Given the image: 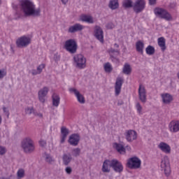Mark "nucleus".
Masks as SVG:
<instances>
[{
    "label": "nucleus",
    "mask_w": 179,
    "mask_h": 179,
    "mask_svg": "<svg viewBox=\"0 0 179 179\" xmlns=\"http://www.w3.org/2000/svg\"><path fill=\"white\" fill-rule=\"evenodd\" d=\"M20 5L24 16H33L34 17L41 16V8H36L34 3L30 0H22Z\"/></svg>",
    "instance_id": "1"
},
{
    "label": "nucleus",
    "mask_w": 179,
    "mask_h": 179,
    "mask_svg": "<svg viewBox=\"0 0 179 179\" xmlns=\"http://www.w3.org/2000/svg\"><path fill=\"white\" fill-rule=\"evenodd\" d=\"M22 148L24 153H33L36 149L34 141H33L30 138H26L22 142Z\"/></svg>",
    "instance_id": "2"
},
{
    "label": "nucleus",
    "mask_w": 179,
    "mask_h": 179,
    "mask_svg": "<svg viewBox=\"0 0 179 179\" xmlns=\"http://www.w3.org/2000/svg\"><path fill=\"white\" fill-rule=\"evenodd\" d=\"M64 48L70 54H76L78 51V43L73 38L65 41Z\"/></svg>",
    "instance_id": "3"
},
{
    "label": "nucleus",
    "mask_w": 179,
    "mask_h": 179,
    "mask_svg": "<svg viewBox=\"0 0 179 179\" xmlns=\"http://www.w3.org/2000/svg\"><path fill=\"white\" fill-rule=\"evenodd\" d=\"M154 13L156 15V16H158V17L164 19L168 22H171V20H173V16H171V14L164 8H156L154 10Z\"/></svg>",
    "instance_id": "4"
},
{
    "label": "nucleus",
    "mask_w": 179,
    "mask_h": 179,
    "mask_svg": "<svg viewBox=\"0 0 179 179\" xmlns=\"http://www.w3.org/2000/svg\"><path fill=\"white\" fill-rule=\"evenodd\" d=\"M161 169L164 171L166 177H169L171 174V168L170 167V159L169 157L164 156L161 162Z\"/></svg>",
    "instance_id": "5"
},
{
    "label": "nucleus",
    "mask_w": 179,
    "mask_h": 179,
    "mask_svg": "<svg viewBox=\"0 0 179 179\" xmlns=\"http://www.w3.org/2000/svg\"><path fill=\"white\" fill-rule=\"evenodd\" d=\"M74 64L76 68L78 69H83L86 68V58L82 54L76 55L73 57Z\"/></svg>",
    "instance_id": "6"
},
{
    "label": "nucleus",
    "mask_w": 179,
    "mask_h": 179,
    "mask_svg": "<svg viewBox=\"0 0 179 179\" xmlns=\"http://www.w3.org/2000/svg\"><path fill=\"white\" fill-rule=\"evenodd\" d=\"M146 7V1L145 0H136L133 4V10L135 13H141Z\"/></svg>",
    "instance_id": "7"
},
{
    "label": "nucleus",
    "mask_w": 179,
    "mask_h": 179,
    "mask_svg": "<svg viewBox=\"0 0 179 179\" xmlns=\"http://www.w3.org/2000/svg\"><path fill=\"white\" fill-rule=\"evenodd\" d=\"M141 162L137 157L129 158L127 161V166L129 169H141Z\"/></svg>",
    "instance_id": "8"
},
{
    "label": "nucleus",
    "mask_w": 179,
    "mask_h": 179,
    "mask_svg": "<svg viewBox=\"0 0 179 179\" xmlns=\"http://www.w3.org/2000/svg\"><path fill=\"white\" fill-rule=\"evenodd\" d=\"M30 43H31V39L24 36L19 38L16 41L17 47H18V48H24L25 47H27Z\"/></svg>",
    "instance_id": "9"
},
{
    "label": "nucleus",
    "mask_w": 179,
    "mask_h": 179,
    "mask_svg": "<svg viewBox=\"0 0 179 179\" xmlns=\"http://www.w3.org/2000/svg\"><path fill=\"white\" fill-rule=\"evenodd\" d=\"M110 167L113 169L114 171L116 173H122L124 170V166H122V164L118 162L117 159L111 160Z\"/></svg>",
    "instance_id": "10"
},
{
    "label": "nucleus",
    "mask_w": 179,
    "mask_h": 179,
    "mask_svg": "<svg viewBox=\"0 0 179 179\" xmlns=\"http://www.w3.org/2000/svg\"><path fill=\"white\" fill-rule=\"evenodd\" d=\"M138 98L139 100L145 104L147 101V98H146V90L145 89V86L143 85L140 84L139 88H138Z\"/></svg>",
    "instance_id": "11"
},
{
    "label": "nucleus",
    "mask_w": 179,
    "mask_h": 179,
    "mask_svg": "<svg viewBox=\"0 0 179 179\" xmlns=\"http://www.w3.org/2000/svg\"><path fill=\"white\" fill-rule=\"evenodd\" d=\"M125 138L127 142H132L133 141L136 140L138 138V134L135 130H127L124 133Z\"/></svg>",
    "instance_id": "12"
},
{
    "label": "nucleus",
    "mask_w": 179,
    "mask_h": 179,
    "mask_svg": "<svg viewBox=\"0 0 179 179\" xmlns=\"http://www.w3.org/2000/svg\"><path fill=\"white\" fill-rule=\"evenodd\" d=\"M48 87H44L38 91V96L41 103H45V97H47V94H48Z\"/></svg>",
    "instance_id": "13"
},
{
    "label": "nucleus",
    "mask_w": 179,
    "mask_h": 179,
    "mask_svg": "<svg viewBox=\"0 0 179 179\" xmlns=\"http://www.w3.org/2000/svg\"><path fill=\"white\" fill-rule=\"evenodd\" d=\"M122 83H124V78L121 77H118L116 79V82L115 84V96H120V93H121V87H122Z\"/></svg>",
    "instance_id": "14"
},
{
    "label": "nucleus",
    "mask_w": 179,
    "mask_h": 179,
    "mask_svg": "<svg viewBox=\"0 0 179 179\" xmlns=\"http://www.w3.org/2000/svg\"><path fill=\"white\" fill-rule=\"evenodd\" d=\"M69 92H71V93H73L75 94V96L77 97L78 103H80V104H85V103H86V101L85 100V96H83L78 90L75 88H70Z\"/></svg>",
    "instance_id": "15"
},
{
    "label": "nucleus",
    "mask_w": 179,
    "mask_h": 179,
    "mask_svg": "<svg viewBox=\"0 0 179 179\" xmlns=\"http://www.w3.org/2000/svg\"><path fill=\"white\" fill-rule=\"evenodd\" d=\"M94 36L96 38L99 40V41H100L101 43H103L104 36L103 35V29H101V27L99 26L95 27Z\"/></svg>",
    "instance_id": "16"
},
{
    "label": "nucleus",
    "mask_w": 179,
    "mask_h": 179,
    "mask_svg": "<svg viewBox=\"0 0 179 179\" xmlns=\"http://www.w3.org/2000/svg\"><path fill=\"white\" fill-rule=\"evenodd\" d=\"M83 29H85L83 25L76 23L69 27L68 33H78V31H82Z\"/></svg>",
    "instance_id": "17"
},
{
    "label": "nucleus",
    "mask_w": 179,
    "mask_h": 179,
    "mask_svg": "<svg viewBox=\"0 0 179 179\" xmlns=\"http://www.w3.org/2000/svg\"><path fill=\"white\" fill-rule=\"evenodd\" d=\"M79 141H80L79 134H71L69 138V143H70L71 146H78V145H79Z\"/></svg>",
    "instance_id": "18"
},
{
    "label": "nucleus",
    "mask_w": 179,
    "mask_h": 179,
    "mask_svg": "<svg viewBox=\"0 0 179 179\" xmlns=\"http://www.w3.org/2000/svg\"><path fill=\"white\" fill-rule=\"evenodd\" d=\"M159 149H160L164 153H166V155H170L171 153V148L170 145L164 142H161L158 145Z\"/></svg>",
    "instance_id": "19"
},
{
    "label": "nucleus",
    "mask_w": 179,
    "mask_h": 179,
    "mask_svg": "<svg viewBox=\"0 0 179 179\" xmlns=\"http://www.w3.org/2000/svg\"><path fill=\"white\" fill-rule=\"evenodd\" d=\"M161 97L164 104H171V101L173 100V95L170 94L169 93L162 94Z\"/></svg>",
    "instance_id": "20"
},
{
    "label": "nucleus",
    "mask_w": 179,
    "mask_h": 179,
    "mask_svg": "<svg viewBox=\"0 0 179 179\" xmlns=\"http://www.w3.org/2000/svg\"><path fill=\"white\" fill-rule=\"evenodd\" d=\"M169 128L171 132H179V120L171 121L169 124Z\"/></svg>",
    "instance_id": "21"
},
{
    "label": "nucleus",
    "mask_w": 179,
    "mask_h": 179,
    "mask_svg": "<svg viewBox=\"0 0 179 179\" xmlns=\"http://www.w3.org/2000/svg\"><path fill=\"white\" fill-rule=\"evenodd\" d=\"M113 149H115L120 155H125L126 149L122 144L115 143H113Z\"/></svg>",
    "instance_id": "22"
},
{
    "label": "nucleus",
    "mask_w": 179,
    "mask_h": 179,
    "mask_svg": "<svg viewBox=\"0 0 179 179\" xmlns=\"http://www.w3.org/2000/svg\"><path fill=\"white\" fill-rule=\"evenodd\" d=\"M80 20L81 22H85V23H90V24L94 23V21L93 20V17L87 15H81L80 16Z\"/></svg>",
    "instance_id": "23"
},
{
    "label": "nucleus",
    "mask_w": 179,
    "mask_h": 179,
    "mask_svg": "<svg viewBox=\"0 0 179 179\" xmlns=\"http://www.w3.org/2000/svg\"><path fill=\"white\" fill-rule=\"evenodd\" d=\"M111 167V160L106 159L103 162L102 166L103 173H110V168Z\"/></svg>",
    "instance_id": "24"
},
{
    "label": "nucleus",
    "mask_w": 179,
    "mask_h": 179,
    "mask_svg": "<svg viewBox=\"0 0 179 179\" xmlns=\"http://www.w3.org/2000/svg\"><path fill=\"white\" fill-rule=\"evenodd\" d=\"M108 8L112 10H115V9H118L120 8V3H118V0H110L108 3Z\"/></svg>",
    "instance_id": "25"
},
{
    "label": "nucleus",
    "mask_w": 179,
    "mask_h": 179,
    "mask_svg": "<svg viewBox=\"0 0 179 179\" xmlns=\"http://www.w3.org/2000/svg\"><path fill=\"white\" fill-rule=\"evenodd\" d=\"M143 48H145V43L141 41H138L136 43V50L140 54H143Z\"/></svg>",
    "instance_id": "26"
},
{
    "label": "nucleus",
    "mask_w": 179,
    "mask_h": 179,
    "mask_svg": "<svg viewBox=\"0 0 179 179\" xmlns=\"http://www.w3.org/2000/svg\"><path fill=\"white\" fill-rule=\"evenodd\" d=\"M158 45L160 47L162 51H166V48H167V47L166 46V39L164 37H160L158 38Z\"/></svg>",
    "instance_id": "27"
},
{
    "label": "nucleus",
    "mask_w": 179,
    "mask_h": 179,
    "mask_svg": "<svg viewBox=\"0 0 179 179\" xmlns=\"http://www.w3.org/2000/svg\"><path fill=\"white\" fill-rule=\"evenodd\" d=\"M108 54L110 55V58L112 59V61H114V59H115L116 61H117V58L114 57V54H117V55H120V50H115L113 48H110L108 50Z\"/></svg>",
    "instance_id": "28"
},
{
    "label": "nucleus",
    "mask_w": 179,
    "mask_h": 179,
    "mask_svg": "<svg viewBox=\"0 0 179 179\" xmlns=\"http://www.w3.org/2000/svg\"><path fill=\"white\" fill-rule=\"evenodd\" d=\"M132 72V68L131 67V65L128 63H125L123 69L122 73H124V75H129Z\"/></svg>",
    "instance_id": "29"
},
{
    "label": "nucleus",
    "mask_w": 179,
    "mask_h": 179,
    "mask_svg": "<svg viewBox=\"0 0 179 179\" xmlns=\"http://www.w3.org/2000/svg\"><path fill=\"white\" fill-rule=\"evenodd\" d=\"M123 8L129 9V8H134V2L132 0H124L122 2Z\"/></svg>",
    "instance_id": "30"
},
{
    "label": "nucleus",
    "mask_w": 179,
    "mask_h": 179,
    "mask_svg": "<svg viewBox=\"0 0 179 179\" xmlns=\"http://www.w3.org/2000/svg\"><path fill=\"white\" fill-rule=\"evenodd\" d=\"M72 160V157H71V155H68L66 154H64L63 155V163L64 166H68L71 163Z\"/></svg>",
    "instance_id": "31"
},
{
    "label": "nucleus",
    "mask_w": 179,
    "mask_h": 179,
    "mask_svg": "<svg viewBox=\"0 0 179 179\" xmlns=\"http://www.w3.org/2000/svg\"><path fill=\"white\" fill-rule=\"evenodd\" d=\"M59 96H58L57 94H53L52 105L55 106V107H58V106H59Z\"/></svg>",
    "instance_id": "32"
},
{
    "label": "nucleus",
    "mask_w": 179,
    "mask_h": 179,
    "mask_svg": "<svg viewBox=\"0 0 179 179\" xmlns=\"http://www.w3.org/2000/svg\"><path fill=\"white\" fill-rule=\"evenodd\" d=\"M145 52H146V54H148V55H153V54H155V47L152 45H148L145 48Z\"/></svg>",
    "instance_id": "33"
},
{
    "label": "nucleus",
    "mask_w": 179,
    "mask_h": 179,
    "mask_svg": "<svg viewBox=\"0 0 179 179\" xmlns=\"http://www.w3.org/2000/svg\"><path fill=\"white\" fill-rule=\"evenodd\" d=\"M24 176H25L24 170L23 169H18V171L17 172V178L22 179V178H24Z\"/></svg>",
    "instance_id": "34"
},
{
    "label": "nucleus",
    "mask_w": 179,
    "mask_h": 179,
    "mask_svg": "<svg viewBox=\"0 0 179 179\" xmlns=\"http://www.w3.org/2000/svg\"><path fill=\"white\" fill-rule=\"evenodd\" d=\"M104 70L107 73H110V72L113 71V67L109 62L104 64Z\"/></svg>",
    "instance_id": "35"
},
{
    "label": "nucleus",
    "mask_w": 179,
    "mask_h": 179,
    "mask_svg": "<svg viewBox=\"0 0 179 179\" xmlns=\"http://www.w3.org/2000/svg\"><path fill=\"white\" fill-rule=\"evenodd\" d=\"M62 136H68L69 135V129L65 127H62L61 128Z\"/></svg>",
    "instance_id": "36"
},
{
    "label": "nucleus",
    "mask_w": 179,
    "mask_h": 179,
    "mask_svg": "<svg viewBox=\"0 0 179 179\" xmlns=\"http://www.w3.org/2000/svg\"><path fill=\"white\" fill-rule=\"evenodd\" d=\"M72 155L74 157L80 156V148H75L72 150Z\"/></svg>",
    "instance_id": "37"
},
{
    "label": "nucleus",
    "mask_w": 179,
    "mask_h": 179,
    "mask_svg": "<svg viewBox=\"0 0 179 179\" xmlns=\"http://www.w3.org/2000/svg\"><path fill=\"white\" fill-rule=\"evenodd\" d=\"M45 160L47 163H49V164H51L54 162V159H52V157L48 154L45 155Z\"/></svg>",
    "instance_id": "38"
},
{
    "label": "nucleus",
    "mask_w": 179,
    "mask_h": 179,
    "mask_svg": "<svg viewBox=\"0 0 179 179\" xmlns=\"http://www.w3.org/2000/svg\"><path fill=\"white\" fill-rule=\"evenodd\" d=\"M136 108L137 110V112L138 114H142V110L143 109V108L142 107V106L141 105V103L139 102H137L136 103Z\"/></svg>",
    "instance_id": "39"
},
{
    "label": "nucleus",
    "mask_w": 179,
    "mask_h": 179,
    "mask_svg": "<svg viewBox=\"0 0 179 179\" xmlns=\"http://www.w3.org/2000/svg\"><path fill=\"white\" fill-rule=\"evenodd\" d=\"M6 70L5 69H0V79H3L6 76Z\"/></svg>",
    "instance_id": "40"
},
{
    "label": "nucleus",
    "mask_w": 179,
    "mask_h": 179,
    "mask_svg": "<svg viewBox=\"0 0 179 179\" xmlns=\"http://www.w3.org/2000/svg\"><path fill=\"white\" fill-rule=\"evenodd\" d=\"M25 114H28L30 115V114H34V108H27L25 109Z\"/></svg>",
    "instance_id": "41"
},
{
    "label": "nucleus",
    "mask_w": 179,
    "mask_h": 179,
    "mask_svg": "<svg viewBox=\"0 0 179 179\" xmlns=\"http://www.w3.org/2000/svg\"><path fill=\"white\" fill-rule=\"evenodd\" d=\"M44 68H45V64H41L39 65L36 71L38 72V73H41V72H43V70L44 69Z\"/></svg>",
    "instance_id": "42"
},
{
    "label": "nucleus",
    "mask_w": 179,
    "mask_h": 179,
    "mask_svg": "<svg viewBox=\"0 0 179 179\" xmlns=\"http://www.w3.org/2000/svg\"><path fill=\"white\" fill-rule=\"evenodd\" d=\"M6 153V148L3 146L0 145V156H3Z\"/></svg>",
    "instance_id": "43"
},
{
    "label": "nucleus",
    "mask_w": 179,
    "mask_h": 179,
    "mask_svg": "<svg viewBox=\"0 0 179 179\" xmlns=\"http://www.w3.org/2000/svg\"><path fill=\"white\" fill-rule=\"evenodd\" d=\"M39 145L40 146H41V148H45V146H47V141L41 139V141H39Z\"/></svg>",
    "instance_id": "44"
},
{
    "label": "nucleus",
    "mask_w": 179,
    "mask_h": 179,
    "mask_svg": "<svg viewBox=\"0 0 179 179\" xmlns=\"http://www.w3.org/2000/svg\"><path fill=\"white\" fill-rule=\"evenodd\" d=\"M114 27H115V25H114L113 22H109L106 24V29H113Z\"/></svg>",
    "instance_id": "45"
},
{
    "label": "nucleus",
    "mask_w": 179,
    "mask_h": 179,
    "mask_svg": "<svg viewBox=\"0 0 179 179\" xmlns=\"http://www.w3.org/2000/svg\"><path fill=\"white\" fill-rule=\"evenodd\" d=\"M54 60L55 61V62H58V61H59L61 56L59 55H58V53H55L54 55Z\"/></svg>",
    "instance_id": "46"
},
{
    "label": "nucleus",
    "mask_w": 179,
    "mask_h": 179,
    "mask_svg": "<svg viewBox=\"0 0 179 179\" xmlns=\"http://www.w3.org/2000/svg\"><path fill=\"white\" fill-rule=\"evenodd\" d=\"M3 113L7 115V117L9 118V109L6 107H3Z\"/></svg>",
    "instance_id": "47"
},
{
    "label": "nucleus",
    "mask_w": 179,
    "mask_h": 179,
    "mask_svg": "<svg viewBox=\"0 0 179 179\" xmlns=\"http://www.w3.org/2000/svg\"><path fill=\"white\" fill-rule=\"evenodd\" d=\"M65 171L67 174H72V168H71V166H67L65 169Z\"/></svg>",
    "instance_id": "48"
},
{
    "label": "nucleus",
    "mask_w": 179,
    "mask_h": 179,
    "mask_svg": "<svg viewBox=\"0 0 179 179\" xmlns=\"http://www.w3.org/2000/svg\"><path fill=\"white\" fill-rule=\"evenodd\" d=\"M31 75H32L33 76H36V75H40V74L38 73V71L37 70H36V69L31 70Z\"/></svg>",
    "instance_id": "49"
},
{
    "label": "nucleus",
    "mask_w": 179,
    "mask_h": 179,
    "mask_svg": "<svg viewBox=\"0 0 179 179\" xmlns=\"http://www.w3.org/2000/svg\"><path fill=\"white\" fill-rule=\"evenodd\" d=\"M34 115H35L36 117H39V118H43V113H40L34 111Z\"/></svg>",
    "instance_id": "50"
},
{
    "label": "nucleus",
    "mask_w": 179,
    "mask_h": 179,
    "mask_svg": "<svg viewBox=\"0 0 179 179\" xmlns=\"http://www.w3.org/2000/svg\"><path fill=\"white\" fill-rule=\"evenodd\" d=\"M176 6H177V3H171L169 4V8L171 9H175Z\"/></svg>",
    "instance_id": "51"
},
{
    "label": "nucleus",
    "mask_w": 179,
    "mask_h": 179,
    "mask_svg": "<svg viewBox=\"0 0 179 179\" xmlns=\"http://www.w3.org/2000/svg\"><path fill=\"white\" fill-rule=\"evenodd\" d=\"M0 179H15V176L13 175H10L8 178L1 177Z\"/></svg>",
    "instance_id": "52"
},
{
    "label": "nucleus",
    "mask_w": 179,
    "mask_h": 179,
    "mask_svg": "<svg viewBox=\"0 0 179 179\" xmlns=\"http://www.w3.org/2000/svg\"><path fill=\"white\" fill-rule=\"evenodd\" d=\"M157 0H149V4L150 5H156V1Z\"/></svg>",
    "instance_id": "53"
},
{
    "label": "nucleus",
    "mask_w": 179,
    "mask_h": 179,
    "mask_svg": "<svg viewBox=\"0 0 179 179\" xmlns=\"http://www.w3.org/2000/svg\"><path fill=\"white\" fill-rule=\"evenodd\" d=\"M65 139H66V136H62L61 137V143H64L65 142Z\"/></svg>",
    "instance_id": "54"
},
{
    "label": "nucleus",
    "mask_w": 179,
    "mask_h": 179,
    "mask_svg": "<svg viewBox=\"0 0 179 179\" xmlns=\"http://www.w3.org/2000/svg\"><path fill=\"white\" fill-rule=\"evenodd\" d=\"M124 104V101L120 100L117 102V106H122Z\"/></svg>",
    "instance_id": "55"
},
{
    "label": "nucleus",
    "mask_w": 179,
    "mask_h": 179,
    "mask_svg": "<svg viewBox=\"0 0 179 179\" xmlns=\"http://www.w3.org/2000/svg\"><path fill=\"white\" fill-rule=\"evenodd\" d=\"M63 5H66L68 3V0H62Z\"/></svg>",
    "instance_id": "56"
},
{
    "label": "nucleus",
    "mask_w": 179,
    "mask_h": 179,
    "mask_svg": "<svg viewBox=\"0 0 179 179\" xmlns=\"http://www.w3.org/2000/svg\"><path fill=\"white\" fill-rule=\"evenodd\" d=\"M114 45H115V47H116V48H118L120 47V45L117 43H115Z\"/></svg>",
    "instance_id": "57"
},
{
    "label": "nucleus",
    "mask_w": 179,
    "mask_h": 179,
    "mask_svg": "<svg viewBox=\"0 0 179 179\" xmlns=\"http://www.w3.org/2000/svg\"><path fill=\"white\" fill-rule=\"evenodd\" d=\"M2 124V117L0 115V125Z\"/></svg>",
    "instance_id": "58"
},
{
    "label": "nucleus",
    "mask_w": 179,
    "mask_h": 179,
    "mask_svg": "<svg viewBox=\"0 0 179 179\" xmlns=\"http://www.w3.org/2000/svg\"><path fill=\"white\" fill-rule=\"evenodd\" d=\"M14 9H17V5H13Z\"/></svg>",
    "instance_id": "59"
},
{
    "label": "nucleus",
    "mask_w": 179,
    "mask_h": 179,
    "mask_svg": "<svg viewBox=\"0 0 179 179\" xmlns=\"http://www.w3.org/2000/svg\"><path fill=\"white\" fill-rule=\"evenodd\" d=\"M128 150H131V148H130V147L128 148Z\"/></svg>",
    "instance_id": "60"
},
{
    "label": "nucleus",
    "mask_w": 179,
    "mask_h": 179,
    "mask_svg": "<svg viewBox=\"0 0 179 179\" xmlns=\"http://www.w3.org/2000/svg\"><path fill=\"white\" fill-rule=\"evenodd\" d=\"M0 3H1V0H0Z\"/></svg>",
    "instance_id": "61"
}]
</instances>
